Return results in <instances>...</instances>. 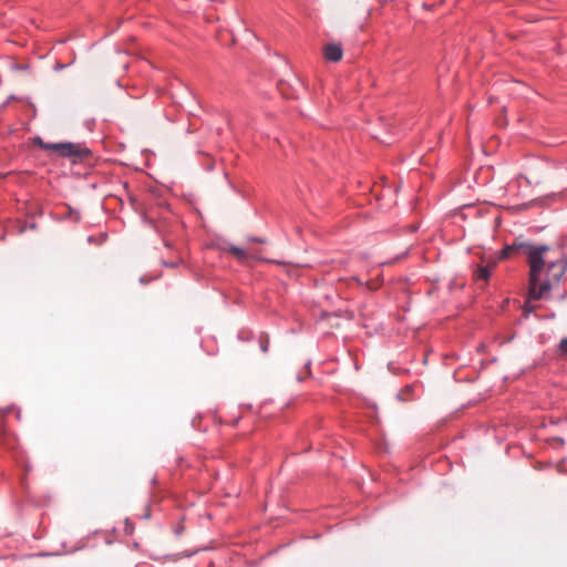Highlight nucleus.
<instances>
[{
	"mask_svg": "<svg viewBox=\"0 0 567 567\" xmlns=\"http://www.w3.org/2000/svg\"><path fill=\"white\" fill-rule=\"evenodd\" d=\"M498 261L499 260L495 259L488 261L487 265H477L475 270L473 271V279L476 282L487 284L491 274L495 269Z\"/></svg>",
	"mask_w": 567,
	"mask_h": 567,
	"instance_id": "nucleus-3",
	"label": "nucleus"
},
{
	"mask_svg": "<svg viewBox=\"0 0 567 567\" xmlns=\"http://www.w3.org/2000/svg\"><path fill=\"white\" fill-rule=\"evenodd\" d=\"M548 251L549 247L546 245L516 239L499 250L497 260L525 256L529 266V297L544 299L567 271L566 259L546 260L545 254Z\"/></svg>",
	"mask_w": 567,
	"mask_h": 567,
	"instance_id": "nucleus-1",
	"label": "nucleus"
},
{
	"mask_svg": "<svg viewBox=\"0 0 567 567\" xmlns=\"http://www.w3.org/2000/svg\"><path fill=\"white\" fill-rule=\"evenodd\" d=\"M269 344H270V341H269V337L267 334H261L259 337V347H260V350L264 352V353H267L268 350H269Z\"/></svg>",
	"mask_w": 567,
	"mask_h": 567,
	"instance_id": "nucleus-8",
	"label": "nucleus"
},
{
	"mask_svg": "<svg viewBox=\"0 0 567 567\" xmlns=\"http://www.w3.org/2000/svg\"><path fill=\"white\" fill-rule=\"evenodd\" d=\"M346 265H347V260L346 259H341V260L338 261V266L337 267L342 268Z\"/></svg>",
	"mask_w": 567,
	"mask_h": 567,
	"instance_id": "nucleus-14",
	"label": "nucleus"
},
{
	"mask_svg": "<svg viewBox=\"0 0 567 567\" xmlns=\"http://www.w3.org/2000/svg\"><path fill=\"white\" fill-rule=\"evenodd\" d=\"M267 261H268V262H276V264H277V261H276V260H274V259H270V260H267Z\"/></svg>",
	"mask_w": 567,
	"mask_h": 567,
	"instance_id": "nucleus-20",
	"label": "nucleus"
},
{
	"mask_svg": "<svg viewBox=\"0 0 567 567\" xmlns=\"http://www.w3.org/2000/svg\"><path fill=\"white\" fill-rule=\"evenodd\" d=\"M182 532H183V527L182 526H179L178 528L175 529V534L176 535H179Z\"/></svg>",
	"mask_w": 567,
	"mask_h": 567,
	"instance_id": "nucleus-17",
	"label": "nucleus"
},
{
	"mask_svg": "<svg viewBox=\"0 0 567 567\" xmlns=\"http://www.w3.org/2000/svg\"><path fill=\"white\" fill-rule=\"evenodd\" d=\"M151 223L153 224L154 228H155L158 233H161V231H162V225H161V224H156V223H154V220H153V219H151Z\"/></svg>",
	"mask_w": 567,
	"mask_h": 567,
	"instance_id": "nucleus-13",
	"label": "nucleus"
},
{
	"mask_svg": "<svg viewBox=\"0 0 567 567\" xmlns=\"http://www.w3.org/2000/svg\"><path fill=\"white\" fill-rule=\"evenodd\" d=\"M566 297H567V295H566V293H561V295L559 296V300H564Z\"/></svg>",
	"mask_w": 567,
	"mask_h": 567,
	"instance_id": "nucleus-18",
	"label": "nucleus"
},
{
	"mask_svg": "<svg viewBox=\"0 0 567 567\" xmlns=\"http://www.w3.org/2000/svg\"><path fill=\"white\" fill-rule=\"evenodd\" d=\"M0 449L16 453L18 450L17 437L3 425L0 429Z\"/></svg>",
	"mask_w": 567,
	"mask_h": 567,
	"instance_id": "nucleus-4",
	"label": "nucleus"
},
{
	"mask_svg": "<svg viewBox=\"0 0 567 567\" xmlns=\"http://www.w3.org/2000/svg\"><path fill=\"white\" fill-rule=\"evenodd\" d=\"M400 259H401V257H400V256H398L394 260L390 261L389 264H393L394 261H398V260H400Z\"/></svg>",
	"mask_w": 567,
	"mask_h": 567,
	"instance_id": "nucleus-19",
	"label": "nucleus"
},
{
	"mask_svg": "<svg viewBox=\"0 0 567 567\" xmlns=\"http://www.w3.org/2000/svg\"><path fill=\"white\" fill-rule=\"evenodd\" d=\"M14 409H16V405H9V406L1 408V409H0V413H1V417H2V426H3V425H6V424H4L6 419H7L10 414H13Z\"/></svg>",
	"mask_w": 567,
	"mask_h": 567,
	"instance_id": "nucleus-10",
	"label": "nucleus"
},
{
	"mask_svg": "<svg viewBox=\"0 0 567 567\" xmlns=\"http://www.w3.org/2000/svg\"><path fill=\"white\" fill-rule=\"evenodd\" d=\"M534 299L530 298L529 296L527 297V300L524 302L523 307H522V310H523V315L524 317H528L532 312L535 311L536 307L532 305V301Z\"/></svg>",
	"mask_w": 567,
	"mask_h": 567,
	"instance_id": "nucleus-7",
	"label": "nucleus"
},
{
	"mask_svg": "<svg viewBox=\"0 0 567 567\" xmlns=\"http://www.w3.org/2000/svg\"><path fill=\"white\" fill-rule=\"evenodd\" d=\"M225 251L229 252L233 257H235L239 262H247L249 258L252 256L245 250L244 248L228 245L226 248H224Z\"/></svg>",
	"mask_w": 567,
	"mask_h": 567,
	"instance_id": "nucleus-6",
	"label": "nucleus"
},
{
	"mask_svg": "<svg viewBox=\"0 0 567 567\" xmlns=\"http://www.w3.org/2000/svg\"><path fill=\"white\" fill-rule=\"evenodd\" d=\"M150 281H151V279H146L145 277H141L140 278V282L143 284V285H145V284H147Z\"/></svg>",
	"mask_w": 567,
	"mask_h": 567,
	"instance_id": "nucleus-16",
	"label": "nucleus"
},
{
	"mask_svg": "<svg viewBox=\"0 0 567 567\" xmlns=\"http://www.w3.org/2000/svg\"><path fill=\"white\" fill-rule=\"evenodd\" d=\"M250 241H254V243H258V244H264L266 240L264 238H258V237H251L249 238Z\"/></svg>",
	"mask_w": 567,
	"mask_h": 567,
	"instance_id": "nucleus-12",
	"label": "nucleus"
},
{
	"mask_svg": "<svg viewBox=\"0 0 567 567\" xmlns=\"http://www.w3.org/2000/svg\"><path fill=\"white\" fill-rule=\"evenodd\" d=\"M13 415L17 419V421H21V410H20V408L16 406Z\"/></svg>",
	"mask_w": 567,
	"mask_h": 567,
	"instance_id": "nucleus-11",
	"label": "nucleus"
},
{
	"mask_svg": "<svg viewBox=\"0 0 567 567\" xmlns=\"http://www.w3.org/2000/svg\"><path fill=\"white\" fill-rule=\"evenodd\" d=\"M34 146L56 154L61 158H68L73 164L82 163L91 157L92 152L84 143H72V142H59L48 143L44 142L40 136H35L32 140Z\"/></svg>",
	"mask_w": 567,
	"mask_h": 567,
	"instance_id": "nucleus-2",
	"label": "nucleus"
},
{
	"mask_svg": "<svg viewBox=\"0 0 567 567\" xmlns=\"http://www.w3.org/2000/svg\"><path fill=\"white\" fill-rule=\"evenodd\" d=\"M166 267H171V268H175L177 267V262H165L164 264Z\"/></svg>",
	"mask_w": 567,
	"mask_h": 567,
	"instance_id": "nucleus-15",
	"label": "nucleus"
},
{
	"mask_svg": "<svg viewBox=\"0 0 567 567\" xmlns=\"http://www.w3.org/2000/svg\"><path fill=\"white\" fill-rule=\"evenodd\" d=\"M324 59L331 62H338L342 59V48L340 44L330 43L323 48Z\"/></svg>",
	"mask_w": 567,
	"mask_h": 567,
	"instance_id": "nucleus-5",
	"label": "nucleus"
},
{
	"mask_svg": "<svg viewBox=\"0 0 567 567\" xmlns=\"http://www.w3.org/2000/svg\"><path fill=\"white\" fill-rule=\"evenodd\" d=\"M557 353L563 358H567V338H563L559 341L557 346Z\"/></svg>",
	"mask_w": 567,
	"mask_h": 567,
	"instance_id": "nucleus-9",
	"label": "nucleus"
}]
</instances>
